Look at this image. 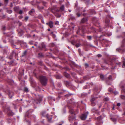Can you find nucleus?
I'll return each mask as SVG.
<instances>
[{
	"label": "nucleus",
	"instance_id": "nucleus-9",
	"mask_svg": "<svg viewBox=\"0 0 125 125\" xmlns=\"http://www.w3.org/2000/svg\"><path fill=\"white\" fill-rule=\"evenodd\" d=\"M109 16L107 17L105 20V26L106 27H108L109 26L110 21L109 19Z\"/></svg>",
	"mask_w": 125,
	"mask_h": 125
},
{
	"label": "nucleus",
	"instance_id": "nucleus-12",
	"mask_svg": "<svg viewBox=\"0 0 125 125\" xmlns=\"http://www.w3.org/2000/svg\"><path fill=\"white\" fill-rule=\"evenodd\" d=\"M67 92L65 90H62L61 92H58V94L59 98L61 97V95H63Z\"/></svg>",
	"mask_w": 125,
	"mask_h": 125
},
{
	"label": "nucleus",
	"instance_id": "nucleus-16",
	"mask_svg": "<svg viewBox=\"0 0 125 125\" xmlns=\"http://www.w3.org/2000/svg\"><path fill=\"white\" fill-rule=\"evenodd\" d=\"M48 99L49 100V104L51 105H52V104L51 103V101H55V99L54 98H52L51 97H49L48 98Z\"/></svg>",
	"mask_w": 125,
	"mask_h": 125
},
{
	"label": "nucleus",
	"instance_id": "nucleus-36",
	"mask_svg": "<svg viewBox=\"0 0 125 125\" xmlns=\"http://www.w3.org/2000/svg\"><path fill=\"white\" fill-rule=\"evenodd\" d=\"M5 4V5H7L8 2L9 0H4Z\"/></svg>",
	"mask_w": 125,
	"mask_h": 125
},
{
	"label": "nucleus",
	"instance_id": "nucleus-18",
	"mask_svg": "<svg viewBox=\"0 0 125 125\" xmlns=\"http://www.w3.org/2000/svg\"><path fill=\"white\" fill-rule=\"evenodd\" d=\"M6 68H4V69H3L0 72V75L1 74L3 75L4 73H6Z\"/></svg>",
	"mask_w": 125,
	"mask_h": 125
},
{
	"label": "nucleus",
	"instance_id": "nucleus-11",
	"mask_svg": "<svg viewBox=\"0 0 125 125\" xmlns=\"http://www.w3.org/2000/svg\"><path fill=\"white\" fill-rule=\"evenodd\" d=\"M42 47L40 46H38L39 49L41 50L46 51V46L43 43H42L41 44Z\"/></svg>",
	"mask_w": 125,
	"mask_h": 125
},
{
	"label": "nucleus",
	"instance_id": "nucleus-54",
	"mask_svg": "<svg viewBox=\"0 0 125 125\" xmlns=\"http://www.w3.org/2000/svg\"><path fill=\"white\" fill-rule=\"evenodd\" d=\"M18 43L20 44H22L23 43V42L22 41H21L18 40Z\"/></svg>",
	"mask_w": 125,
	"mask_h": 125
},
{
	"label": "nucleus",
	"instance_id": "nucleus-25",
	"mask_svg": "<svg viewBox=\"0 0 125 125\" xmlns=\"http://www.w3.org/2000/svg\"><path fill=\"white\" fill-rule=\"evenodd\" d=\"M64 75L67 78H69L70 77V75L66 72H64L63 73Z\"/></svg>",
	"mask_w": 125,
	"mask_h": 125
},
{
	"label": "nucleus",
	"instance_id": "nucleus-62",
	"mask_svg": "<svg viewBox=\"0 0 125 125\" xmlns=\"http://www.w3.org/2000/svg\"><path fill=\"white\" fill-rule=\"evenodd\" d=\"M42 4H43V5L44 6H45L46 4V2L44 1H42Z\"/></svg>",
	"mask_w": 125,
	"mask_h": 125
},
{
	"label": "nucleus",
	"instance_id": "nucleus-45",
	"mask_svg": "<svg viewBox=\"0 0 125 125\" xmlns=\"http://www.w3.org/2000/svg\"><path fill=\"white\" fill-rule=\"evenodd\" d=\"M45 112L44 111H43L42 112V113H41V115L43 116H45Z\"/></svg>",
	"mask_w": 125,
	"mask_h": 125
},
{
	"label": "nucleus",
	"instance_id": "nucleus-50",
	"mask_svg": "<svg viewBox=\"0 0 125 125\" xmlns=\"http://www.w3.org/2000/svg\"><path fill=\"white\" fill-rule=\"evenodd\" d=\"M71 95V94H68L65 95V97H69V96H70Z\"/></svg>",
	"mask_w": 125,
	"mask_h": 125
},
{
	"label": "nucleus",
	"instance_id": "nucleus-3",
	"mask_svg": "<svg viewBox=\"0 0 125 125\" xmlns=\"http://www.w3.org/2000/svg\"><path fill=\"white\" fill-rule=\"evenodd\" d=\"M39 79L42 84L43 86H45L47 84L48 79L44 76H41L39 77Z\"/></svg>",
	"mask_w": 125,
	"mask_h": 125
},
{
	"label": "nucleus",
	"instance_id": "nucleus-30",
	"mask_svg": "<svg viewBox=\"0 0 125 125\" xmlns=\"http://www.w3.org/2000/svg\"><path fill=\"white\" fill-rule=\"evenodd\" d=\"M21 69L19 70V73L21 75H22L24 74V70L23 69H21V72H20Z\"/></svg>",
	"mask_w": 125,
	"mask_h": 125
},
{
	"label": "nucleus",
	"instance_id": "nucleus-48",
	"mask_svg": "<svg viewBox=\"0 0 125 125\" xmlns=\"http://www.w3.org/2000/svg\"><path fill=\"white\" fill-rule=\"evenodd\" d=\"M91 105L92 106H94L95 105V103L94 102H91Z\"/></svg>",
	"mask_w": 125,
	"mask_h": 125
},
{
	"label": "nucleus",
	"instance_id": "nucleus-46",
	"mask_svg": "<svg viewBox=\"0 0 125 125\" xmlns=\"http://www.w3.org/2000/svg\"><path fill=\"white\" fill-rule=\"evenodd\" d=\"M34 12V10L33 9L32 10H31L29 12V14H31V13Z\"/></svg>",
	"mask_w": 125,
	"mask_h": 125
},
{
	"label": "nucleus",
	"instance_id": "nucleus-15",
	"mask_svg": "<svg viewBox=\"0 0 125 125\" xmlns=\"http://www.w3.org/2000/svg\"><path fill=\"white\" fill-rule=\"evenodd\" d=\"M16 53L14 52H13L10 54V56L9 57V59H11L12 58L13 55L16 56Z\"/></svg>",
	"mask_w": 125,
	"mask_h": 125
},
{
	"label": "nucleus",
	"instance_id": "nucleus-42",
	"mask_svg": "<svg viewBox=\"0 0 125 125\" xmlns=\"http://www.w3.org/2000/svg\"><path fill=\"white\" fill-rule=\"evenodd\" d=\"M102 119V117L101 116H100L97 118V120L98 121H99L100 120Z\"/></svg>",
	"mask_w": 125,
	"mask_h": 125
},
{
	"label": "nucleus",
	"instance_id": "nucleus-58",
	"mask_svg": "<svg viewBox=\"0 0 125 125\" xmlns=\"http://www.w3.org/2000/svg\"><path fill=\"white\" fill-rule=\"evenodd\" d=\"M65 83L66 84V85H68L69 84V82L67 81H65Z\"/></svg>",
	"mask_w": 125,
	"mask_h": 125
},
{
	"label": "nucleus",
	"instance_id": "nucleus-47",
	"mask_svg": "<svg viewBox=\"0 0 125 125\" xmlns=\"http://www.w3.org/2000/svg\"><path fill=\"white\" fill-rule=\"evenodd\" d=\"M7 12L8 13L10 14L12 13V11L11 10H7Z\"/></svg>",
	"mask_w": 125,
	"mask_h": 125
},
{
	"label": "nucleus",
	"instance_id": "nucleus-53",
	"mask_svg": "<svg viewBox=\"0 0 125 125\" xmlns=\"http://www.w3.org/2000/svg\"><path fill=\"white\" fill-rule=\"evenodd\" d=\"M92 111L94 112H95V111H97V110L95 108H93L92 109Z\"/></svg>",
	"mask_w": 125,
	"mask_h": 125
},
{
	"label": "nucleus",
	"instance_id": "nucleus-28",
	"mask_svg": "<svg viewBox=\"0 0 125 125\" xmlns=\"http://www.w3.org/2000/svg\"><path fill=\"white\" fill-rule=\"evenodd\" d=\"M29 113L30 111H27L26 113L25 116V117H29L30 115Z\"/></svg>",
	"mask_w": 125,
	"mask_h": 125
},
{
	"label": "nucleus",
	"instance_id": "nucleus-24",
	"mask_svg": "<svg viewBox=\"0 0 125 125\" xmlns=\"http://www.w3.org/2000/svg\"><path fill=\"white\" fill-rule=\"evenodd\" d=\"M109 42L106 39H103L102 40V42L104 43L105 44H106V43H108Z\"/></svg>",
	"mask_w": 125,
	"mask_h": 125
},
{
	"label": "nucleus",
	"instance_id": "nucleus-32",
	"mask_svg": "<svg viewBox=\"0 0 125 125\" xmlns=\"http://www.w3.org/2000/svg\"><path fill=\"white\" fill-rule=\"evenodd\" d=\"M27 53V51H25L22 54L21 56V57H23V56H25L26 54Z\"/></svg>",
	"mask_w": 125,
	"mask_h": 125
},
{
	"label": "nucleus",
	"instance_id": "nucleus-59",
	"mask_svg": "<svg viewBox=\"0 0 125 125\" xmlns=\"http://www.w3.org/2000/svg\"><path fill=\"white\" fill-rule=\"evenodd\" d=\"M24 90L26 92H27L28 91V89L26 87H25L24 88Z\"/></svg>",
	"mask_w": 125,
	"mask_h": 125
},
{
	"label": "nucleus",
	"instance_id": "nucleus-41",
	"mask_svg": "<svg viewBox=\"0 0 125 125\" xmlns=\"http://www.w3.org/2000/svg\"><path fill=\"white\" fill-rule=\"evenodd\" d=\"M75 45V46L77 48L79 47L81 45V44L79 43H76Z\"/></svg>",
	"mask_w": 125,
	"mask_h": 125
},
{
	"label": "nucleus",
	"instance_id": "nucleus-39",
	"mask_svg": "<svg viewBox=\"0 0 125 125\" xmlns=\"http://www.w3.org/2000/svg\"><path fill=\"white\" fill-rule=\"evenodd\" d=\"M37 7H38V8L40 10L43 9L44 8L43 7H42V6L40 7L39 6H38Z\"/></svg>",
	"mask_w": 125,
	"mask_h": 125
},
{
	"label": "nucleus",
	"instance_id": "nucleus-38",
	"mask_svg": "<svg viewBox=\"0 0 125 125\" xmlns=\"http://www.w3.org/2000/svg\"><path fill=\"white\" fill-rule=\"evenodd\" d=\"M95 100V97H92L91 100V102H94V101Z\"/></svg>",
	"mask_w": 125,
	"mask_h": 125
},
{
	"label": "nucleus",
	"instance_id": "nucleus-20",
	"mask_svg": "<svg viewBox=\"0 0 125 125\" xmlns=\"http://www.w3.org/2000/svg\"><path fill=\"white\" fill-rule=\"evenodd\" d=\"M53 23L52 21H49V26L51 28H52L53 26Z\"/></svg>",
	"mask_w": 125,
	"mask_h": 125
},
{
	"label": "nucleus",
	"instance_id": "nucleus-34",
	"mask_svg": "<svg viewBox=\"0 0 125 125\" xmlns=\"http://www.w3.org/2000/svg\"><path fill=\"white\" fill-rule=\"evenodd\" d=\"M7 120L8 122V123H10L11 121V119L10 118H8L7 119Z\"/></svg>",
	"mask_w": 125,
	"mask_h": 125
},
{
	"label": "nucleus",
	"instance_id": "nucleus-33",
	"mask_svg": "<svg viewBox=\"0 0 125 125\" xmlns=\"http://www.w3.org/2000/svg\"><path fill=\"white\" fill-rule=\"evenodd\" d=\"M38 56L39 57L41 58L43 57V55L41 53H39L38 54Z\"/></svg>",
	"mask_w": 125,
	"mask_h": 125
},
{
	"label": "nucleus",
	"instance_id": "nucleus-37",
	"mask_svg": "<svg viewBox=\"0 0 125 125\" xmlns=\"http://www.w3.org/2000/svg\"><path fill=\"white\" fill-rule=\"evenodd\" d=\"M121 98L123 99H125V96L123 95H121Z\"/></svg>",
	"mask_w": 125,
	"mask_h": 125
},
{
	"label": "nucleus",
	"instance_id": "nucleus-4",
	"mask_svg": "<svg viewBox=\"0 0 125 125\" xmlns=\"http://www.w3.org/2000/svg\"><path fill=\"white\" fill-rule=\"evenodd\" d=\"M69 111L70 113L72 114H74V115H70L69 117V120L70 122H72V121L75 120V115L76 114L74 110L72 107H70L69 108Z\"/></svg>",
	"mask_w": 125,
	"mask_h": 125
},
{
	"label": "nucleus",
	"instance_id": "nucleus-35",
	"mask_svg": "<svg viewBox=\"0 0 125 125\" xmlns=\"http://www.w3.org/2000/svg\"><path fill=\"white\" fill-rule=\"evenodd\" d=\"M100 78L102 80H103L104 79V76L102 74H101L100 75Z\"/></svg>",
	"mask_w": 125,
	"mask_h": 125
},
{
	"label": "nucleus",
	"instance_id": "nucleus-22",
	"mask_svg": "<svg viewBox=\"0 0 125 125\" xmlns=\"http://www.w3.org/2000/svg\"><path fill=\"white\" fill-rule=\"evenodd\" d=\"M111 120L115 124L116 122L117 121V119L114 118V117H111L110 118Z\"/></svg>",
	"mask_w": 125,
	"mask_h": 125
},
{
	"label": "nucleus",
	"instance_id": "nucleus-57",
	"mask_svg": "<svg viewBox=\"0 0 125 125\" xmlns=\"http://www.w3.org/2000/svg\"><path fill=\"white\" fill-rule=\"evenodd\" d=\"M29 18V17L28 16H26L24 18V20H25L26 21H27L28 20Z\"/></svg>",
	"mask_w": 125,
	"mask_h": 125
},
{
	"label": "nucleus",
	"instance_id": "nucleus-14",
	"mask_svg": "<svg viewBox=\"0 0 125 125\" xmlns=\"http://www.w3.org/2000/svg\"><path fill=\"white\" fill-rule=\"evenodd\" d=\"M7 81L9 84L11 85H12L14 83L13 81L10 79H8Z\"/></svg>",
	"mask_w": 125,
	"mask_h": 125
},
{
	"label": "nucleus",
	"instance_id": "nucleus-51",
	"mask_svg": "<svg viewBox=\"0 0 125 125\" xmlns=\"http://www.w3.org/2000/svg\"><path fill=\"white\" fill-rule=\"evenodd\" d=\"M62 77H61L59 76V75H57L56 76V79H60L61 78H62Z\"/></svg>",
	"mask_w": 125,
	"mask_h": 125
},
{
	"label": "nucleus",
	"instance_id": "nucleus-6",
	"mask_svg": "<svg viewBox=\"0 0 125 125\" xmlns=\"http://www.w3.org/2000/svg\"><path fill=\"white\" fill-rule=\"evenodd\" d=\"M99 20L96 17H93L92 19V21L94 24L97 27L100 26Z\"/></svg>",
	"mask_w": 125,
	"mask_h": 125
},
{
	"label": "nucleus",
	"instance_id": "nucleus-56",
	"mask_svg": "<svg viewBox=\"0 0 125 125\" xmlns=\"http://www.w3.org/2000/svg\"><path fill=\"white\" fill-rule=\"evenodd\" d=\"M78 52H79V53L80 55H82V54H80V52H81V50L80 49H78Z\"/></svg>",
	"mask_w": 125,
	"mask_h": 125
},
{
	"label": "nucleus",
	"instance_id": "nucleus-43",
	"mask_svg": "<svg viewBox=\"0 0 125 125\" xmlns=\"http://www.w3.org/2000/svg\"><path fill=\"white\" fill-rule=\"evenodd\" d=\"M87 38L89 40H91L92 39V37L91 36H87Z\"/></svg>",
	"mask_w": 125,
	"mask_h": 125
},
{
	"label": "nucleus",
	"instance_id": "nucleus-19",
	"mask_svg": "<svg viewBox=\"0 0 125 125\" xmlns=\"http://www.w3.org/2000/svg\"><path fill=\"white\" fill-rule=\"evenodd\" d=\"M87 21V18H84L82 19L81 21L82 23H84L86 22Z\"/></svg>",
	"mask_w": 125,
	"mask_h": 125
},
{
	"label": "nucleus",
	"instance_id": "nucleus-61",
	"mask_svg": "<svg viewBox=\"0 0 125 125\" xmlns=\"http://www.w3.org/2000/svg\"><path fill=\"white\" fill-rule=\"evenodd\" d=\"M100 124V123L99 121H97L96 123V125H99Z\"/></svg>",
	"mask_w": 125,
	"mask_h": 125
},
{
	"label": "nucleus",
	"instance_id": "nucleus-10",
	"mask_svg": "<svg viewBox=\"0 0 125 125\" xmlns=\"http://www.w3.org/2000/svg\"><path fill=\"white\" fill-rule=\"evenodd\" d=\"M101 28H99V29L96 30L93 27H92L90 29L92 30V31L94 32H96L97 31H98L99 32H101L103 31L102 30Z\"/></svg>",
	"mask_w": 125,
	"mask_h": 125
},
{
	"label": "nucleus",
	"instance_id": "nucleus-44",
	"mask_svg": "<svg viewBox=\"0 0 125 125\" xmlns=\"http://www.w3.org/2000/svg\"><path fill=\"white\" fill-rule=\"evenodd\" d=\"M90 13L92 14H94L95 13V11L93 10H90Z\"/></svg>",
	"mask_w": 125,
	"mask_h": 125
},
{
	"label": "nucleus",
	"instance_id": "nucleus-2",
	"mask_svg": "<svg viewBox=\"0 0 125 125\" xmlns=\"http://www.w3.org/2000/svg\"><path fill=\"white\" fill-rule=\"evenodd\" d=\"M123 35L124 36V37H123V39L122 42V44L121 47L117 49V50H118L119 52L121 53H123L125 52V48L124 47L125 43V33L123 34Z\"/></svg>",
	"mask_w": 125,
	"mask_h": 125
},
{
	"label": "nucleus",
	"instance_id": "nucleus-31",
	"mask_svg": "<svg viewBox=\"0 0 125 125\" xmlns=\"http://www.w3.org/2000/svg\"><path fill=\"white\" fill-rule=\"evenodd\" d=\"M23 33V31L21 30V31L19 32L18 33V35L20 36H22V34Z\"/></svg>",
	"mask_w": 125,
	"mask_h": 125
},
{
	"label": "nucleus",
	"instance_id": "nucleus-21",
	"mask_svg": "<svg viewBox=\"0 0 125 125\" xmlns=\"http://www.w3.org/2000/svg\"><path fill=\"white\" fill-rule=\"evenodd\" d=\"M121 88L122 89L121 90V93L123 94H125V89H124V86H121Z\"/></svg>",
	"mask_w": 125,
	"mask_h": 125
},
{
	"label": "nucleus",
	"instance_id": "nucleus-49",
	"mask_svg": "<svg viewBox=\"0 0 125 125\" xmlns=\"http://www.w3.org/2000/svg\"><path fill=\"white\" fill-rule=\"evenodd\" d=\"M0 61H4V57H3L0 56Z\"/></svg>",
	"mask_w": 125,
	"mask_h": 125
},
{
	"label": "nucleus",
	"instance_id": "nucleus-63",
	"mask_svg": "<svg viewBox=\"0 0 125 125\" xmlns=\"http://www.w3.org/2000/svg\"><path fill=\"white\" fill-rule=\"evenodd\" d=\"M4 52L5 53H6L7 52V50L5 49H4Z\"/></svg>",
	"mask_w": 125,
	"mask_h": 125
},
{
	"label": "nucleus",
	"instance_id": "nucleus-52",
	"mask_svg": "<svg viewBox=\"0 0 125 125\" xmlns=\"http://www.w3.org/2000/svg\"><path fill=\"white\" fill-rule=\"evenodd\" d=\"M115 63L119 65V67L120 66V65L121 64V63L120 62H115Z\"/></svg>",
	"mask_w": 125,
	"mask_h": 125
},
{
	"label": "nucleus",
	"instance_id": "nucleus-40",
	"mask_svg": "<svg viewBox=\"0 0 125 125\" xmlns=\"http://www.w3.org/2000/svg\"><path fill=\"white\" fill-rule=\"evenodd\" d=\"M53 32H51V34H52V36L54 38L56 37V35L55 34H53Z\"/></svg>",
	"mask_w": 125,
	"mask_h": 125
},
{
	"label": "nucleus",
	"instance_id": "nucleus-26",
	"mask_svg": "<svg viewBox=\"0 0 125 125\" xmlns=\"http://www.w3.org/2000/svg\"><path fill=\"white\" fill-rule=\"evenodd\" d=\"M112 76L111 75H110L109 76L108 78L107 79H106V83H107L108 81V80H112Z\"/></svg>",
	"mask_w": 125,
	"mask_h": 125
},
{
	"label": "nucleus",
	"instance_id": "nucleus-64",
	"mask_svg": "<svg viewBox=\"0 0 125 125\" xmlns=\"http://www.w3.org/2000/svg\"><path fill=\"white\" fill-rule=\"evenodd\" d=\"M122 67H123L124 66V67H125V61H124L123 62V65H122Z\"/></svg>",
	"mask_w": 125,
	"mask_h": 125
},
{
	"label": "nucleus",
	"instance_id": "nucleus-1",
	"mask_svg": "<svg viewBox=\"0 0 125 125\" xmlns=\"http://www.w3.org/2000/svg\"><path fill=\"white\" fill-rule=\"evenodd\" d=\"M88 27L87 26L83 25L82 27H79L78 29L76 32L77 33L83 36L85 31H88Z\"/></svg>",
	"mask_w": 125,
	"mask_h": 125
},
{
	"label": "nucleus",
	"instance_id": "nucleus-60",
	"mask_svg": "<svg viewBox=\"0 0 125 125\" xmlns=\"http://www.w3.org/2000/svg\"><path fill=\"white\" fill-rule=\"evenodd\" d=\"M6 30V27L5 26H3L2 28V30Z\"/></svg>",
	"mask_w": 125,
	"mask_h": 125
},
{
	"label": "nucleus",
	"instance_id": "nucleus-7",
	"mask_svg": "<svg viewBox=\"0 0 125 125\" xmlns=\"http://www.w3.org/2000/svg\"><path fill=\"white\" fill-rule=\"evenodd\" d=\"M88 114L89 113L88 112H87L86 113L82 114L80 117L81 119L83 120H85Z\"/></svg>",
	"mask_w": 125,
	"mask_h": 125
},
{
	"label": "nucleus",
	"instance_id": "nucleus-29",
	"mask_svg": "<svg viewBox=\"0 0 125 125\" xmlns=\"http://www.w3.org/2000/svg\"><path fill=\"white\" fill-rule=\"evenodd\" d=\"M14 10L15 11L18 12L19 10V8L17 7H15L14 8Z\"/></svg>",
	"mask_w": 125,
	"mask_h": 125
},
{
	"label": "nucleus",
	"instance_id": "nucleus-8",
	"mask_svg": "<svg viewBox=\"0 0 125 125\" xmlns=\"http://www.w3.org/2000/svg\"><path fill=\"white\" fill-rule=\"evenodd\" d=\"M30 81L32 87H35L36 85V83L32 78L31 77L30 78Z\"/></svg>",
	"mask_w": 125,
	"mask_h": 125
},
{
	"label": "nucleus",
	"instance_id": "nucleus-27",
	"mask_svg": "<svg viewBox=\"0 0 125 125\" xmlns=\"http://www.w3.org/2000/svg\"><path fill=\"white\" fill-rule=\"evenodd\" d=\"M76 43V41L75 40H73L71 42V43L73 45H75Z\"/></svg>",
	"mask_w": 125,
	"mask_h": 125
},
{
	"label": "nucleus",
	"instance_id": "nucleus-55",
	"mask_svg": "<svg viewBox=\"0 0 125 125\" xmlns=\"http://www.w3.org/2000/svg\"><path fill=\"white\" fill-rule=\"evenodd\" d=\"M57 85L59 87H60L61 86V84L60 83H57Z\"/></svg>",
	"mask_w": 125,
	"mask_h": 125
},
{
	"label": "nucleus",
	"instance_id": "nucleus-13",
	"mask_svg": "<svg viewBox=\"0 0 125 125\" xmlns=\"http://www.w3.org/2000/svg\"><path fill=\"white\" fill-rule=\"evenodd\" d=\"M42 100V98L39 96L38 98L36 99V100H35V103L37 104H38L40 103Z\"/></svg>",
	"mask_w": 125,
	"mask_h": 125
},
{
	"label": "nucleus",
	"instance_id": "nucleus-23",
	"mask_svg": "<svg viewBox=\"0 0 125 125\" xmlns=\"http://www.w3.org/2000/svg\"><path fill=\"white\" fill-rule=\"evenodd\" d=\"M64 10V6L63 5H62L60 8L59 11H63Z\"/></svg>",
	"mask_w": 125,
	"mask_h": 125
},
{
	"label": "nucleus",
	"instance_id": "nucleus-17",
	"mask_svg": "<svg viewBox=\"0 0 125 125\" xmlns=\"http://www.w3.org/2000/svg\"><path fill=\"white\" fill-rule=\"evenodd\" d=\"M46 117L48 119V121L49 122H51L52 118V116L47 114L46 115Z\"/></svg>",
	"mask_w": 125,
	"mask_h": 125
},
{
	"label": "nucleus",
	"instance_id": "nucleus-5",
	"mask_svg": "<svg viewBox=\"0 0 125 125\" xmlns=\"http://www.w3.org/2000/svg\"><path fill=\"white\" fill-rule=\"evenodd\" d=\"M4 112L6 113L8 116H12L14 114L10 109L9 107L6 106L4 109Z\"/></svg>",
	"mask_w": 125,
	"mask_h": 125
}]
</instances>
